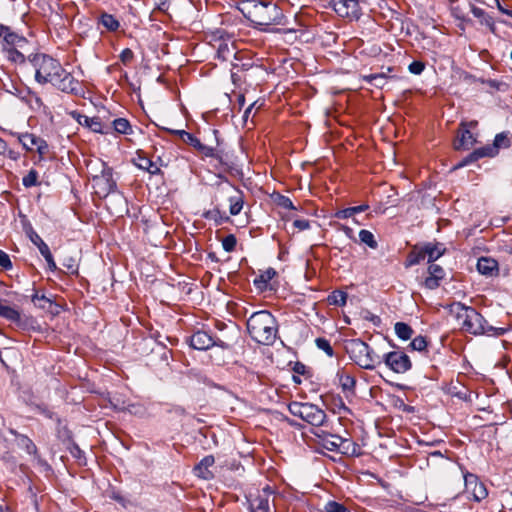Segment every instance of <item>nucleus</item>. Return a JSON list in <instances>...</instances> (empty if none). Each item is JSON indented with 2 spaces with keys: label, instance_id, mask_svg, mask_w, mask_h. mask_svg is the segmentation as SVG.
I'll return each instance as SVG.
<instances>
[{
  "label": "nucleus",
  "instance_id": "obj_3",
  "mask_svg": "<svg viewBox=\"0 0 512 512\" xmlns=\"http://www.w3.org/2000/svg\"><path fill=\"white\" fill-rule=\"evenodd\" d=\"M247 331L255 342L272 345L277 338L278 323L271 312L257 311L247 319Z\"/></svg>",
  "mask_w": 512,
  "mask_h": 512
},
{
  "label": "nucleus",
  "instance_id": "obj_58",
  "mask_svg": "<svg viewBox=\"0 0 512 512\" xmlns=\"http://www.w3.org/2000/svg\"><path fill=\"white\" fill-rule=\"evenodd\" d=\"M279 205L285 209H295L293 202L290 198L286 196H281L279 200Z\"/></svg>",
  "mask_w": 512,
  "mask_h": 512
},
{
  "label": "nucleus",
  "instance_id": "obj_48",
  "mask_svg": "<svg viewBox=\"0 0 512 512\" xmlns=\"http://www.w3.org/2000/svg\"><path fill=\"white\" fill-rule=\"evenodd\" d=\"M425 260L421 249L419 248L417 251H412L407 258L406 266H413L419 264L421 261Z\"/></svg>",
  "mask_w": 512,
  "mask_h": 512
},
{
  "label": "nucleus",
  "instance_id": "obj_33",
  "mask_svg": "<svg viewBox=\"0 0 512 512\" xmlns=\"http://www.w3.org/2000/svg\"><path fill=\"white\" fill-rule=\"evenodd\" d=\"M0 317L5 318L6 320L15 323L20 324L21 323V314L20 312L10 306L2 305L0 303Z\"/></svg>",
  "mask_w": 512,
  "mask_h": 512
},
{
  "label": "nucleus",
  "instance_id": "obj_36",
  "mask_svg": "<svg viewBox=\"0 0 512 512\" xmlns=\"http://www.w3.org/2000/svg\"><path fill=\"white\" fill-rule=\"evenodd\" d=\"M99 22L108 30V31H116L120 27L119 21L112 15L108 13H102Z\"/></svg>",
  "mask_w": 512,
  "mask_h": 512
},
{
  "label": "nucleus",
  "instance_id": "obj_29",
  "mask_svg": "<svg viewBox=\"0 0 512 512\" xmlns=\"http://www.w3.org/2000/svg\"><path fill=\"white\" fill-rule=\"evenodd\" d=\"M471 12L474 17L480 20L482 25H485L492 33H495L496 26L492 16L485 12L482 8L472 5Z\"/></svg>",
  "mask_w": 512,
  "mask_h": 512
},
{
  "label": "nucleus",
  "instance_id": "obj_31",
  "mask_svg": "<svg viewBox=\"0 0 512 512\" xmlns=\"http://www.w3.org/2000/svg\"><path fill=\"white\" fill-rule=\"evenodd\" d=\"M26 50L27 48L20 49L19 47H9V49H5L3 52L8 61L14 64H24L26 60Z\"/></svg>",
  "mask_w": 512,
  "mask_h": 512
},
{
  "label": "nucleus",
  "instance_id": "obj_41",
  "mask_svg": "<svg viewBox=\"0 0 512 512\" xmlns=\"http://www.w3.org/2000/svg\"><path fill=\"white\" fill-rule=\"evenodd\" d=\"M112 125L114 130L120 134H130L132 132L130 122L125 118L113 120Z\"/></svg>",
  "mask_w": 512,
  "mask_h": 512
},
{
  "label": "nucleus",
  "instance_id": "obj_55",
  "mask_svg": "<svg viewBox=\"0 0 512 512\" xmlns=\"http://www.w3.org/2000/svg\"><path fill=\"white\" fill-rule=\"evenodd\" d=\"M352 216H354V214H353V211H352L351 207H348V208H345V209H342V210H338L335 213V217L337 219H347V218H350Z\"/></svg>",
  "mask_w": 512,
  "mask_h": 512
},
{
  "label": "nucleus",
  "instance_id": "obj_6",
  "mask_svg": "<svg viewBox=\"0 0 512 512\" xmlns=\"http://www.w3.org/2000/svg\"><path fill=\"white\" fill-rule=\"evenodd\" d=\"M312 433L318 439V444L329 451L345 456L361 455L360 446L350 438H343L321 429L314 430Z\"/></svg>",
  "mask_w": 512,
  "mask_h": 512
},
{
  "label": "nucleus",
  "instance_id": "obj_12",
  "mask_svg": "<svg viewBox=\"0 0 512 512\" xmlns=\"http://www.w3.org/2000/svg\"><path fill=\"white\" fill-rule=\"evenodd\" d=\"M330 6L343 18L358 20L361 16L359 0H330Z\"/></svg>",
  "mask_w": 512,
  "mask_h": 512
},
{
  "label": "nucleus",
  "instance_id": "obj_50",
  "mask_svg": "<svg viewBox=\"0 0 512 512\" xmlns=\"http://www.w3.org/2000/svg\"><path fill=\"white\" fill-rule=\"evenodd\" d=\"M180 139L192 146L195 150L198 147L199 143L201 142L197 137H195L193 134L186 131V133H180Z\"/></svg>",
  "mask_w": 512,
  "mask_h": 512
},
{
  "label": "nucleus",
  "instance_id": "obj_8",
  "mask_svg": "<svg viewBox=\"0 0 512 512\" xmlns=\"http://www.w3.org/2000/svg\"><path fill=\"white\" fill-rule=\"evenodd\" d=\"M288 410L293 416L298 417L315 427L323 426L327 419V415L324 410L319 408L317 405L308 402L303 403L293 401L289 403Z\"/></svg>",
  "mask_w": 512,
  "mask_h": 512
},
{
  "label": "nucleus",
  "instance_id": "obj_19",
  "mask_svg": "<svg viewBox=\"0 0 512 512\" xmlns=\"http://www.w3.org/2000/svg\"><path fill=\"white\" fill-rule=\"evenodd\" d=\"M71 116L82 126L89 128L95 133H106L104 125L99 117H88L77 111L71 112Z\"/></svg>",
  "mask_w": 512,
  "mask_h": 512
},
{
  "label": "nucleus",
  "instance_id": "obj_1",
  "mask_svg": "<svg viewBox=\"0 0 512 512\" xmlns=\"http://www.w3.org/2000/svg\"><path fill=\"white\" fill-rule=\"evenodd\" d=\"M28 58L35 69V80L39 84H51L61 92L75 96L84 95L82 83L66 71L57 59L46 54H36Z\"/></svg>",
  "mask_w": 512,
  "mask_h": 512
},
{
  "label": "nucleus",
  "instance_id": "obj_25",
  "mask_svg": "<svg viewBox=\"0 0 512 512\" xmlns=\"http://www.w3.org/2000/svg\"><path fill=\"white\" fill-rule=\"evenodd\" d=\"M477 270L480 274L492 277L498 274V262L489 257H481L477 262Z\"/></svg>",
  "mask_w": 512,
  "mask_h": 512
},
{
  "label": "nucleus",
  "instance_id": "obj_26",
  "mask_svg": "<svg viewBox=\"0 0 512 512\" xmlns=\"http://www.w3.org/2000/svg\"><path fill=\"white\" fill-rule=\"evenodd\" d=\"M326 405L331 406L333 413L337 414H351L350 408L346 406L340 395H327L324 400Z\"/></svg>",
  "mask_w": 512,
  "mask_h": 512
},
{
  "label": "nucleus",
  "instance_id": "obj_28",
  "mask_svg": "<svg viewBox=\"0 0 512 512\" xmlns=\"http://www.w3.org/2000/svg\"><path fill=\"white\" fill-rule=\"evenodd\" d=\"M339 384L343 390V392L346 393V396L349 395L354 396L355 395V386H356V379L354 376L346 373V372H339Z\"/></svg>",
  "mask_w": 512,
  "mask_h": 512
},
{
  "label": "nucleus",
  "instance_id": "obj_59",
  "mask_svg": "<svg viewBox=\"0 0 512 512\" xmlns=\"http://www.w3.org/2000/svg\"><path fill=\"white\" fill-rule=\"evenodd\" d=\"M293 371L298 375H305L307 372V368L303 363L296 362L294 364Z\"/></svg>",
  "mask_w": 512,
  "mask_h": 512
},
{
  "label": "nucleus",
  "instance_id": "obj_61",
  "mask_svg": "<svg viewBox=\"0 0 512 512\" xmlns=\"http://www.w3.org/2000/svg\"><path fill=\"white\" fill-rule=\"evenodd\" d=\"M352 208V211H353V214H357V213H361V212H364L366 210L369 209V205L368 204H362V205H359V206H354V207H351Z\"/></svg>",
  "mask_w": 512,
  "mask_h": 512
},
{
  "label": "nucleus",
  "instance_id": "obj_56",
  "mask_svg": "<svg viewBox=\"0 0 512 512\" xmlns=\"http://www.w3.org/2000/svg\"><path fill=\"white\" fill-rule=\"evenodd\" d=\"M293 226L299 231L307 230L310 228V222L306 219H296L293 222Z\"/></svg>",
  "mask_w": 512,
  "mask_h": 512
},
{
  "label": "nucleus",
  "instance_id": "obj_54",
  "mask_svg": "<svg viewBox=\"0 0 512 512\" xmlns=\"http://www.w3.org/2000/svg\"><path fill=\"white\" fill-rule=\"evenodd\" d=\"M134 58V53L130 48H125L120 53V60L124 65H128Z\"/></svg>",
  "mask_w": 512,
  "mask_h": 512
},
{
  "label": "nucleus",
  "instance_id": "obj_42",
  "mask_svg": "<svg viewBox=\"0 0 512 512\" xmlns=\"http://www.w3.org/2000/svg\"><path fill=\"white\" fill-rule=\"evenodd\" d=\"M359 239L361 243L366 244L371 249H376L378 247V243L375 240V237L372 232L366 229H362L359 232Z\"/></svg>",
  "mask_w": 512,
  "mask_h": 512
},
{
  "label": "nucleus",
  "instance_id": "obj_7",
  "mask_svg": "<svg viewBox=\"0 0 512 512\" xmlns=\"http://www.w3.org/2000/svg\"><path fill=\"white\" fill-rule=\"evenodd\" d=\"M510 145L511 140L509 138V132L505 131L498 133L496 134L492 145H486L475 149L473 152L464 157L457 165H455L454 169L465 167L484 157H495L498 155L500 149L509 148Z\"/></svg>",
  "mask_w": 512,
  "mask_h": 512
},
{
  "label": "nucleus",
  "instance_id": "obj_47",
  "mask_svg": "<svg viewBox=\"0 0 512 512\" xmlns=\"http://www.w3.org/2000/svg\"><path fill=\"white\" fill-rule=\"evenodd\" d=\"M31 300L36 306H38L41 309H46L47 304L49 306L52 305V301L49 298H47L45 295H39L38 292H35L32 295Z\"/></svg>",
  "mask_w": 512,
  "mask_h": 512
},
{
  "label": "nucleus",
  "instance_id": "obj_23",
  "mask_svg": "<svg viewBox=\"0 0 512 512\" xmlns=\"http://www.w3.org/2000/svg\"><path fill=\"white\" fill-rule=\"evenodd\" d=\"M424 259L427 258L428 263H432L440 258L446 251L442 243H426L421 248Z\"/></svg>",
  "mask_w": 512,
  "mask_h": 512
},
{
  "label": "nucleus",
  "instance_id": "obj_63",
  "mask_svg": "<svg viewBox=\"0 0 512 512\" xmlns=\"http://www.w3.org/2000/svg\"><path fill=\"white\" fill-rule=\"evenodd\" d=\"M7 151V144L6 142L0 138V155H4Z\"/></svg>",
  "mask_w": 512,
  "mask_h": 512
},
{
  "label": "nucleus",
  "instance_id": "obj_17",
  "mask_svg": "<svg viewBox=\"0 0 512 512\" xmlns=\"http://www.w3.org/2000/svg\"><path fill=\"white\" fill-rule=\"evenodd\" d=\"M28 236L31 242L36 245L41 255L45 258L48 268L50 271L57 269L56 263L49 249V246L43 241V239L31 228L28 232Z\"/></svg>",
  "mask_w": 512,
  "mask_h": 512
},
{
  "label": "nucleus",
  "instance_id": "obj_34",
  "mask_svg": "<svg viewBox=\"0 0 512 512\" xmlns=\"http://www.w3.org/2000/svg\"><path fill=\"white\" fill-rule=\"evenodd\" d=\"M203 217L207 220H212L216 225H221L229 220V217L220 211L219 208H213L211 210L205 211L203 213Z\"/></svg>",
  "mask_w": 512,
  "mask_h": 512
},
{
  "label": "nucleus",
  "instance_id": "obj_5",
  "mask_svg": "<svg viewBox=\"0 0 512 512\" xmlns=\"http://www.w3.org/2000/svg\"><path fill=\"white\" fill-rule=\"evenodd\" d=\"M248 18L255 26H270L283 24L285 18L282 9L272 2H251Z\"/></svg>",
  "mask_w": 512,
  "mask_h": 512
},
{
  "label": "nucleus",
  "instance_id": "obj_49",
  "mask_svg": "<svg viewBox=\"0 0 512 512\" xmlns=\"http://www.w3.org/2000/svg\"><path fill=\"white\" fill-rule=\"evenodd\" d=\"M237 244V239L235 235L229 234L222 240V247L226 252H232L235 250Z\"/></svg>",
  "mask_w": 512,
  "mask_h": 512
},
{
  "label": "nucleus",
  "instance_id": "obj_15",
  "mask_svg": "<svg viewBox=\"0 0 512 512\" xmlns=\"http://www.w3.org/2000/svg\"><path fill=\"white\" fill-rule=\"evenodd\" d=\"M466 491L471 493L476 502H480L488 495V491L484 483L480 482L478 477L472 473L464 474Z\"/></svg>",
  "mask_w": 512,
  "mask_h": 512
},
{
  "label": "nucleus",
  "instance_id": "obj_32",
  "mask_svg": "<svg viewBox=\"0 0 512 512\" xmlns=\"http://www.w3.org/2000/svg\"><path fill=\"white\" fill-rule=\"evenodd\" d=\"M362 369L366 370H374L378 365L383 363V357L379 356L374 352V350L369 346Z\"/></svg>",
  "mask_w": 512,
  "mask_h": 512
},
{
  "label": "nucleus",
  "instance_id": "obj_43",
  "mask_svg": "<svg viewBox=\"0 0 512 512\" xmlns=\"http://www.w3.org/2000/svg\"><path fill=\"white\" fill-rule=\"evenodd\" d=\"M315 344H316L317 348L324 351L327 356H329V357L334 356V350H333L329 340H327L326 338H322V337L316 338Z\"/></svg>",
  "mask_w": 512,
  "mask_h": 512
},
{
  "label": "nucleus",
  "instance_id": "obj_4",
  "mask_svg": "<svg viewBox=\"0 0 512 512\" xmlns=\"http://www.w3.org/2000/svg\"><path fill=\"white\" fill-rule=\"evenodd\" d=\"M237 329L233 327L231 331L221 336H213L207 331L197 330L187 338V343L195 350L205 351L214 346L223 350L231 349L237 339Z\"/></svg>",
  "mask_w": 512,
  "mask_h": 512
},
{
  "label": "nucleus",
  "instance_id": "obj_38",
  "mask_svg": "<svg viewBox=\"0 0 512 512\" xmlns=\"http://www.w3.org/2000/svg\"><path fill=\"white\" fill-rule=\"evenodd\" d=\"M394 330L401 340H408L413 335V329L404 322H397L394 326Z\"/></svg>",
  "mask_w": 512,
  "mask_h": 512
},
{
  "label": "nucleus",
  "instance_id": "obj_10",
  "mask_svg": "<svg viewBox=\"0 0 512 512\" xmlns=\"http://www.w3.org/2000/svg\"><path fill=\"white\" fill-rule=\"evenodd\" d=\"M274 495V490L266 485L255 493L250 492L247 496L249 509L251 512H270V499Z\"/></svg>",
  "mask_w": 512,
  "mask_h": 512
},
{
  "label": "nucleus",
  "instance_id": "obj_27",
  "mask_svg": "<svg viewBox=\"0 0 512 512\" xmlns=\"http://www.w3.org/2000/svg\"><path fill=\"white\" fill-rule=\"evenodd\" d=\"M133 164L139 169L147 171L151 175H157L161 173V170L156 163L141 154H137V157L133 159Z\"/></svg>",
  "mask_w": 512,
  "mask_h": 512
},
{
  "label": "nucleus",
  "instance_id": "obj_22",
  "mask_svg": "<svg viewBox=\"0 0 512 512\" xmlns=\"http://www.w3.org/2000/svg\"><path fill=\"white\" fill-rule=\"evenodd\" d=\"M212 133L215 137L216 146L214 147L211 145H205L202 142H200L196 150L204 157L215 158L219 161H222V151L217 148L221 144V141L218 137L219 131L213 129Z\"/></svg>",
  "mask_w": 512,
  "mask_h": 512
},
{
  "label": "nucleus",
  "instance_id": "obj_37",
  "mask_svg": "<svg viewBox=\"0 0 512 512\" xmlns=\"http://www.w3.org/2000/svg\"><path fill=\"white\" fill-rule=\"evenodd\" d=\"M363 80L377 88H382L387 80L386 73H373L363 76Z\"/></svg>",
  "mask_w": 512,
  "mask_h": 512
},
{
  "label": "nucleus",
  "instance_id": "obj_51",
  "mask_svg": "<svg viewBox=\"0 0 512 512\" xmlns=\"http://www.w3.org/2000/svg\"><path fill=\"white\" fill-rule=\"evenodd\" d=\"M231 80L235 86H240L242 83V77L239 72V64L233 63L231 69Z\"/></svg>",
  "mask_w": 512,
  "mask_h": 512
},
{
  "label": "nucleus",
  "instance_id": "obj_11",
  "mask_svg": "<svg viewBox=\"0 0 512 512\" xmlns=\"http://www.w3.org/2000/svg\"><path fill=\"white\" fill-rule=\"evenodd\" d=\"M383 363L393 372L403 374L412 367V362L408 355L401 351H391L383 356Z\"/></svg>",
  "mask_w": 512,
  "mask_h": 512
},
{
  "label": "nucleus",
  "instance_id": "obj_14",
  "mask_svg": "<svg viewBox=\"0 0 512 512\" xmlns=\"http://www.w3.org/2000/svg\"><path fill=\"white\" fill-rule=\"evenodd\" d=\"M346 352L350 359L362 368L369 345L361 339H351L346 343Z\"/></svg>",
  "mask_w": 512,
  "mask_h": 512
},
{
  "label": "nucleus",
  "instance_id": "obj_62",
  "mask_svg": "<svg viewBox=\"0 0 512 512\" xmlns=\"http://www.w3.org/2000/svg\"><path fill=\"white\" fill-rule=\"evenodd\" d=\"M64 266L67 267V269L71 273L77 272V265L74 263V261L72 259H69L68 263H64Z\"/></svg>",
  "mask_w": 512,
  "mask_h": 512
},
{
  "label": "nucleus",
  "instance_id": "obj_9",
  "mask_svg": "<svg viewBox=\"0 0 512 512\" xmlns=\"http://www.w3.org/2000/svg\"><path fill=\"white\" fill-rule=\"evenodd\" d=\"M93 187L100 197H107L117 189L116 181L113 179V169L106 163H102L100 175L93 177Z\"/></svg>",
  "mask_w": 512,
  "mask_h": 512
},
{
  "label": "nucleus",
  "instance_id": "obj_20",
  "mask_svg": "<svg viewBox=\"0 0 512 512\" xmlns=\"http://www.w3.org/2000/svg\"><path fill=\"white\" fill-rule=\"evenodd\" d=\"M429 276L424 280V286L427 289L434 290L440 286L441 280L445 276L444 269L433 262L428 267Z\"/></svg>",
  "mask_w": 512,
  "mask_h": 512
},
{
  "label": "nucleus",
  "instance_id": "obj_39",
  "mask_svg": "<svg viewBox=\"0 0 512 512\" xmlns=\"http://www.w3.org/2000/svg\"><path fill=\"white\" fill-rule=\"evenodd\" d=\"M275 275L276 271L273 268H268L255 278L254 284L259 288L265 287Z\"/></svg>",
  "mask_w": 512,
  "mask_h": 512
},
{
  "label": "nucleus",
  "instance_id": "obj_57",
  "mask_svg": "<svg viewBox=\"0 0 512 512\" xmlns=\"http://www.w3.org/2000/svg\"><path fill=\"white\" fill-rule=\"evenodd\" d=\"M70 453L74 458L78 460L84 458V452L75 443H73L72 446L70 447Z\"/></svg>",
  "mask_w": 512,
  "mask_h": 512
},
{
  "label": "nucleus",
  "instance_id": "obj_2",
  "mask_svg": "<svg viewBox=\"0 0 512 512\" xmlns=\"http://www.w3.org/2000/svg\"><path fill=\"white\" fill-rule=\"evenodd\" d=\"M449 313L456 318L461 329L469 334L502 336L507 332L506 328L489 325L475 308L461 302L450 304Z\"/></svg>",
  "mask_w": 512,
  "mask_h": 512
},
{
  "label": "nucleus",
  "instance_id": "obj_40",
  "mask_svg": "<svg viewBox=\"0 0 512 512\" xmlns=\"http://www.w3.org/2000/svg\"><path fill=\"white\" fill-rule=\"evenodd\" d=\"M347 293L342 290L333 291L327 298L329 304L342 307L346 304Z\"/></svg>",
  "mask_w": 512,
  "mask_h": 512
},
{
  "label": "nucleus",
  "instance_id": "obj_44",
  "mask_svg": "<svg viewBox=\"0 0 512 512\" xmlns=\"http://www.w3.org/2000/svg\"><path fill=\"white\" fill-rule=\"evenodd\" d=\"M427 345L428 341L426 337L419 335L410 342L409 347L412 350L422 352L427 348Z\"/></svg>",
  "mask_w": 512,
  "mask_h": 512
},
{
  "label": "nucleus",
  "instance_id": "obj_16",
  "mask_svg": "<svg viewBox=\"0 0 512 512\" xmlns=\"http://www.w3.org/2000/svg\"><path fill=\"white\" fill-rule=\"evenodd\" d=\"M18 141L22 144L23 148L27 151H32L36 149V151L42 156L48 152L49 146L47 142L37 137L34 134L23 133L17 134Z\"/></svg>",
  "mask_w": 512,
  "mask_h": 512
},
{
  "label": "nucleus",
  "instance_id": "obj_60",
  "mask_svg": "<svg viewBox=\"0 0 512 512\" xmlns=\"http://www.w3.org/2000/svg\"><path fill=\"white\" fill-rule=\"evenodd\" d=\"M160 129L170 133V134H173V135H176L180 138V133H186L185 130L183 129H170V128H167V127H160Z\"/></svg>",
  "mask_w": 512,
  "mask_h": 512
},
{
  "label": "nucleus",
  "instance_id": "obj_64",
  "mask_svg": "<svg viewBox=\"0 0 512 512\" xmlns=\"http://www.w3.org/2000/svg\"><path fill=\"white\" fill-rule=\"evenodd\" d=\"M498 9H499L502 13H504V14H506V15H508V16H510V17H512V10H508V9H506V8H503V7L500 5V3H499V2H498Z\"/></svg>",
  "mask_w": 512,
  "mask_h": 512
},
{
  "label": "nucleus",
  "instance_id": "obj_52",
  "mask_svg": "<svg viewBox=\"0 0 512 512\" xmlns=\"http://www.w3.org/2000/svg\"><path fill=\"white\" fill-rule=\"evenodd\" d=\"M425 69V64L422 61H413L409 64L408 70L414 75H420Z\"/></svg>",
  "mask_w": 512,
  "mask_h": 512
},
{
  "label": "nucleus",
  "instance_id": "obj_18",
  "mask_svg": "<svg viewBox=\"0 0 512 512\" xmlns=\"http://www.w3.org/2000/svg\"><path fill=\"white\" fill-rule=\"evenodd\" d=\"M219 177L225 181L227 188L233 192L228 198L230 203L229 212L231 215L236 216L241 212L244 204L242 191L232 185L226 177L221 175Z\"/></svg>",
  "mask_w": 512,
  "mask_h": 512
},
{
  "label": "nucleus",
  "instance_id": "obj_45",
  "mask_svg": "<svg viewBox=\"0 0 512 512\" xmlns=\"http://www.w3.org/2000/svg\"><path fill=\"white\" fill-rule=\"evenodd\" d=\"M325 512H351L344 504L337 501H328L324 505Z\"/></svg>",
  "mask_w": 512,
  "mask_h": 512
},
{
  "label": "nucleus",
  "instance_id": "obj_53",
  "mask_svg": "<svg viewBox=\"0 0 512 512\" xmlns=\"http://www.w3.org/2000/svg\"><path fill=\"white\" fill-rule=\"evenodd\" d=\"M0 266L5 270H10L13 267L9 255L1 249H0Z\"/></svg>",
  "mask_w": 512,
  "mask_h": 512
},
{
  "label": "nucleus",
  "instance_id": "obj_21",
  "mask_svg": "<svg viewBox=\"0 0 512 512\" xmlns=\"http://www.w3.org/2000/svg\"><path fill=\"white\" fill-rule=\"evenodd\" d=\"M3 50L9 49V47H19L20 49H25L28 47V40L13 32L10 27L7 26V30L3 32Z\"/></svg>",
  "mask_w": 512,
  "mask_h": 512
},
{
  "label": "nucleus",
  "instance_id": "obj_35",
  "mask_svg": "<svg viewBox=\"0 0 512 512\" xmlns=\"http://www.w3.org/2000/svg\"><path fill=\"white\" fill-rule=\"evenodd\" d=\"M217 58L222 61H227L231 57H235L237 52L233 45L229 46L227 43H220L217 48Z\"/></svg>",
  "mask_w": 512,
  "mask_h": 512
},
{
  "label": "nucleus",
  "instance_id": "obj_30",
  "mask_svg": "<svg viewBox=\"0 0 512 512\" xmlns=\"http://www.w3.org/2000/svg\"><path fill=\"white\" fill-rule=\"evenodd\" d=\"M9 432L16 437L17 445L25 449L28 454L37 453L36 445L28 436L18 433L15 429H10Z\"/></svg>",
  "mask_w": 512,
  "mask_h": 512
},
{
  "label": "nucleus",
  "instance_id": "obj_13",
  "mask_svg": "<svg viewBox=\"0 0 512 512\" xmlns=\"http://www.w3.org/2000/svg\"><path fill=\"white\" fill-rule=\"evenodd\" d=\"M476 125V121H471L469 123L462 122L460 124L457 138L453 144L455 150H468L477 142L475 136L470 131V128H473Z\"/></svg>",
  "mask_w": 512,
  "mask_h": 512
},
{
  "label": "nucleus",
  "instance_id": "obj_24",
  "mask_svg": "<svg viewBox=\"0 0 512 512\" xmlns=\"http://www.w3.org/2000/svg\"><path fill=\"white\" fill-rule=\"evenodd\" d=\"M215 463V458L213 455L205 456L195 467L194 473L196 476L204 479L210 480L214 477L213 473L210 471V467H212Z\"/></svg>",
  "mask_w": 512,
  "mask_h": 512
},
{
  "label": "nucleus",
  "instance_id": "obj_46",
  "mask_svg": "<svg viewBox=\"0 0 512 512\" xmlns=\"http://www.w3.org/2000/svg\"><path fill=\"white\" fill-rule=\"evenodd\" d=\"M38 183V172L34 169H31L27 175H25L22 179V184L26 188H30L36 186Z\"/></svg>",
  "mask_w": 512,
  "mask_h": 512
}]
</instances>
